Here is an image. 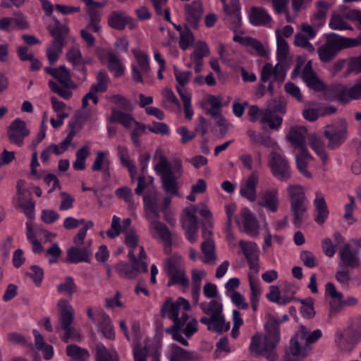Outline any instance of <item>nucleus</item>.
<instances>
[{"label": "nucleus", "mask_w": 361, "mask_h": 361, "mask_svg": "<svg viewBox=\"0 0 361 361\" xmlns=\"http://www.w3.org/2000/svg\"><path fill=\"white\" fill-rule=\"evenodd\" d=\"M200 308L202 312L209 317H202L200 322L208 326V330L221 334L228 331L230 324L226 323L224 316L223 314V305L216 300H212L209 302H202Z\"/></svg>", "instance_id": "nucleus-3"}, {"label": "nucleus", "mask_w": 361, "mask_h": 361, "mask_svg": "<svg viewBox=\"0 0 361 361\" xmlns=\"http://www.w3.org/2000/svg\"><path fill=\"white\" fill-rule=\"evenodd\" d=\"M240 220L237 221L240 227H243V231L252 236L258 235V223L255 215L250 209L246 207L240 210Z\"/></svg>", "instance_id": "nucleus-19"}, {"label": "nucleus", "mask_w": 361, "mask_h": 361, "mask_svg": "<svg viewBox=\"0 0 361 361\" xmlns=\"http://www.w3.org/2000/svg\"><path fill=\"white\" fill-rule=\"evenodd\" d=\"M59 309V322L63 329L71 326L74 321V310L66 299H61L57 304Z\"/></svg>", "instance_id": "nucleus-24"}, {"label": "nucleus", "mask_w": 361, "mask_h": 361, "mask_svg": "<svg viewBox=\"0 0 361 361\" xmlns=\"http://www.w3.org/2000/svg\"><path fill=\"white\" fill-rule=\"evenodd\" d=\"M18 195V202L26 216L32 219L34 217L35 203L32 200V195L30 191Z\"/></svg>", "instance_id": "nucleus-40"}, {"label": "nucleus", "mask_w": 361, "mask_h": 361, "mask_svg": "<svg viewBox=\"0 0 361 361\" xmlns=\"http://www.w3.org/2000/svg\"><path fill=\"white\" fill-rule=\"evenodd\" d=\"M308 200L290 203L293 216L292 222L296 227H300L307 216Z\"/></svg>", "instance_id": "nucleus-30"}, {"label": "nucleus", "mask_w": 361, "mask_h": 361, "mask_svg": "<svg viewBox=\"0 0 361 361\" xmlns=\"http://www.w3.org/2000/svg\"><path fill=\"white\" fill-rule=\"evenodd\" d=\"M133 52L137 65L133 64L131 66L132 79L136 82H143L142 75H148L151 71L148 56L141 51H134Z\"/></svg>", "instance_id": "nucleus-14"}, {"label": "nucleus", "mask_w": 361, "mask_h": 361, "mask_svg": "<svg viewBox=\"0 0 361 361\" xmlns=\"http://www.w3.org/2000/svg\"><path fill=\"white\" fill-rule=\"evenodd\" d=\"M271 324L267 321L264 325L266 332H257L251 338L249 351L255 357H265L267 360L271 357Z\"/></svg>", "instance_id": "nucleus-6"}, {"label": "nucleus", "mask_w": 361, "mask_h": 361, "mask_svg": "<svg viewBox=\"0 0 361 361\" xmlns=\"http://www.w3.org/2000/svg\"><path fill=\"white\" fill-rule=\"evenodd\" d=\"M54 25H49L47 29L50 35L54 37V39H59L64 42L65 38L68 33V27L63 25L56 18H54Z\"/></svg>", "instance_id": "nucleus-45"}, {"label": "nucleus", "mask_w": 361, "mask_h": 361, "mask_svg": "<svg viewBox=\"0 0 361 361\" xmlns=\"http://www.w3.org/2000/svg\"><path fill=\"white\" fill-rule=\"evenodd\" d=\"M259 176L255 172L252 173L246 180L241 182L240 185V194L250 202L256 200V187L258 183Z\"/></svg>", "instance_id": "nucleus-25"}, {"label": "nucleus", "mask_w": 361, "mask_h": 361, "mask_svg": "<svg viewBox=\"0 0 361 361\" xmlns=\"http://www.w3.org/2000/svg\"><path fill=\"white\" fill-rule=\"evenodd\" d=\"M324 135L328 140L327 147L335 149L341 145L348 138V123L338 119L325 126Z\"/></svg>", "instance_id": "nucleus-9"}, {"label": "nucleus", "mask_w": 361, "mask_h": 361, "mask_svg": "<svg viewBox=\"0 0 361 361\" xmlns=\"http://www.w3.org/2000/svg\"><path fill=\"white\" fill-rule=\"evenodd\" d=\"M262 130V133H257L252 129H248L246 134L251 144L269 148L271 147V126L267 129Z\"/></svg>", "instance_id": "nucleus-32"}, {"label": "nucleus", "mask_w": 361, "mask_h": 361, "mask_svg": "<svg viewBox=\"0 0 361 361\" xmlns=\"http://www.w3.org/2000/svg\"><path fill=\"white\" fill-rule=\"evenodd\" d=\"M301 76L309 88L315 91L324 90L325 85L313 71L311 61H308L305 64L302 71Z\"/></svg>", "instance_id": "nucleus-23"}, {"label": "nucleus", "mask_w": 361, "mask_h": 361, "mask_svg": "<svg viewBox=\"0 0 361 361\" xmlns=\"http://www.w3.org/2000/svg\"><path fill=\"white\" fill-rule=\"evenodd\" d=\"M272 175L279 181L288 182L292 171L288 160L283 156L278 145L272 142Z\"/></svg>", "instance_id": "nucleus-10"}, {"label": "nucleus", "mask_w": 361, "mask_h": 361, "mask_svg": "<svg viewBox=\"0 0 361 361\" xmlns=\"http://www.w3.org/2000/svg\"><path fill=\"white\" fill-rule=\"evenodd\" d=\"M343 264H338V270L336 274V281L343 286L348 287L349 286V283L351 280V277L350 275L349 269L350 267H346L343 266Z\"/></svg>", "instance_id": "nucleus-58"}, {"label": "nucleus", "mask_w": 361, "mask_h": 361, "mask_svg": "<svg viewBox=\"0 0 361 361\" xmlns=\"http://www.w3.org/2000/svg\"><path fill=\"white\" fill-rule=\"evenodd\" d=\"M307 135V129L305 127L293 126L290 129L286 138L295 148L300 150L307 148L305 145Z\"/></svg>", "instance_id": "nucleus-29"}, {"label": "nucleus", "mask_w": 361, "mask_h": 361, "mask_svg": "<svg viewBox=\"0 0 361 361\" xmlns=\"http://www.w3.org/2000/svg\"><path fill=\"white\" fill-rule=\"evenodd\" d=\"M288 320V317L286 314L283 316L282 320L280 321L272 317V348L281 341V331L279 325Z\"/></svg>", "instance_id": "nucleus-61"}, {"label": "nucleus", "mask_w": 361, "mask_h": 361, "mask_svg": "<svg viewBox=\"0 0 361 361\" xmlns=\"http://www.w3.org/2000/svg\"><path fill=\"white\" fill-rule=\"evenodd\" d=\"M149 229L154 231L160 238L168 244V247L165 248L166 253L169 252L171 245V233L168 227L163 223L154 219L150 221Z\"/></svg>", "instance_id": "nucleus-34"}, {"label": "nucleus", "mask_w": 361, "mask_h": 361, "mask_svg": "<svg viewBox=\"0 0 361 361\" xmlns=\"http://www.w3.org/2000/svg\"><path fill=\"white\" fill-rule=\"evenodd\" d=\"M102 319L101 331L102 334L108 339H114L115 337V333L109 317L103 312L102 314Z\"/></svg>", "instance_id": "nucleus-57"}, {"label": "nucleus", "mask_w": 361, "mask_h": 361, "mask_svg": "<svg viewBox=\"0 0 361 361\" xmlns=\"http://www.w3.org/2000/svg\"><path fill=\"white\" fill-rule=\"evenodd\" d=\"M239 245L250 266L252 273L257 274L259 271L257 247L254 243L240 240Z\"/></svg>", "instance_id": "nucleus-21"}, {"label": "nucleus", "mask_w": 361, "mask_h": 361, "mask_svg": "<svg viewBox=\"0 0 361 361\" xmlns=\"http://www.w3.org/2000/svg\"><path fill=\"white\" fill-rule=\"evenodd\" d=\"M190 27V26L184 25L183 30L180 33L179 46L183 50H186L192 46L195 41L194 35Z\"/></svg>", "instance_id": "nucleus-55"}, {"label": "nucleus", "mask_w": 361, "mask_h": 361, "mask_svg": "<svg viewBox=\"0 0 361 361\" xmlns=\"http://www.w3.org/2000/svg\"><path fill=\"white\" fill-rule=\"evenodd\" d=\"M276 32V60L275 67H272V75L274 78L282 82L286 75L290 61L289 45L285 39H281Z\"/></svg>", "instance_id": "nucleus-7"}, {"label": "nucleus", "mask_w": 361, "mask_h": 361, "mask_svg": "<svg viewBox=\"0 0 361 361\" xmlns=\"http://www.w3.org/2000/svg\"><path fill=\"white\" fill-rule=\"evenodd\" d=\"M109 82V77L107 73L104 71L98 72L97 75V83L92 85L93 90L99 92H104L107 90V83Z\"/></svg>", "instance_id": "nucleus-62"}, {"label": "nucleus", "mask_w": 361, "mask_h": 361, "mask_svg": "<svg viewBox=\"0 0 361 361\" xmlns=\"http://www.w3.org/2000/svg\"><path fill=\"white\" fill-rule=\"evenodd\" d=\"M312 159V157L307 148L300 149L295 155L296 166L300 173L307 178H312V173L307 170L308 163Z\"/></svg>", "instance_id": "nucleus-36"}, {"label": "nucleus", "mask_w": 361, "mask_h": 361, "mask_svg": "<svg viewBox=\"0 0 361 361\" xmlns=\"http://www.w3.org/2000/svg\"><path fill=\"white\" fill-rule=\"evenodd\" d=\"M360 44V39L343 37L333 33L327 37L325 43L318 48L319 59L323 63H329L333 60L339 50Z\"/></svg>", "instance_id": "nucleus-4"}, {"label": "nucleus", "mask_w": 361, "mask_h": 361, "mask_svg": "<svg viewBox=\"0 0 361 361\" xmlns=\"http://www.w3.org/2000/svg\"><path fill=\"white\" fill-rule=\"evenodd\" d=\"M233 39L234 42H238L252 49L253 51H250L252 54H256L261 57H267L268 56V51L264 48L262 42L255 38L235 35Z\"/></svg>", "instance_id": "nucleus-28"}, {"label": "nucleus", "mask_w": 361, "mask_h": 361, "mask_svg": "<svg viewBox=\"0 0 361 361\" xmlns=\"http://www.w3.org/2000/svg\"><path fill=\"white\" fill-rule=\"evenodd\" d=\"M30 135V130L26 126V123L16 118L12 121L7 130V136L11 143L22 147L24 139Z\"/></svg>", "instance_id": "nucleus-12"}, {"label": "nucleus", "mask_w": 361, "mask_h": 361, "mask_svg": "<svg viewBox=\"0 0 361 361\" xmlns=\"http://www.w3.org/2000/svg\"><path fill=\"white\" fill-rule=\"evenodd\" d=\"M108 56V68L114 74L115 77H120L124 73V68L123 67L119 58L112 51H109Z\"/></svg>", "instance_id": "nucleus-50"}, {"label": "nucleus", "mask_w": 361, "mask_h": 361, "mask_svg": "<svg viewBox=\"0 0 361 361\" xmlns=\"http://www.w3.org/2000/svg\"><path fill=\"white\" fill-rule=\"evenodd\" d=\"M292 300H298L302 304L301 313L304 317L311 318L314 315L313 299L311 298L300 300L293 297V292H285L283 289L272 286V302L279 305H285Z\"/></svg>", "instance_id": "nucleus-8"}, {"label": "nucleus", "mask_w": 361, "mask_h": 361, "mask_svg": "<svg viewBox=\"0 0 361 361\" xmlns=\"http://www.w3.org/2000/svg\"><path fill=\"white\" fill-rule=\"evenodd\" d=\"M290 203L307 200L305 188L300 184H289L286 187Z\"/></svg>", "instance_id": "nucleus-41"}, {"label": "nucleus", "mask_w": 361, "mask_h": 361, "mask_svg": "<svg viewBox=\"0 0 361 361\" xmlns=\"http://www.w3.org/2000/svg\"><path fill=\"white\" fill-rule=\"evenodd\" d=\"M335 342L337 347L345 352L352 350L356 344L351 336L348 337L341 331L336 332Z\"/></svg>", "instance_id": "nucleus-48"}, {"label": "nucleus", "mask_w": 361, "mask_h": 361, "mask_svg": "<svg viewBox=\"0 0 361 361\" xmlns=\"http://www.w3.org/2000/svg\"><path fill=\"white\" fill-rule=\"evenodd\" d=\"M110 121L120 123L127 129L131 128L135 121H136L130 114L121 111L116 109H112Z\"/></svg>", "instance_id": "nucleus-43"}, {"label": "nucleus", "mask_w": 361, "mask_h": 361, "mask_svg": "<svg viewBox=\"0 0 361 361\" xmlns=\"http://www.w3.org/2000/svg\"><path fill=\"white\" fill-rule=\"evenodd\" d=\"M341 262L338 264H343L346 267L353 269L359 265V259L357 256V252L350 248L349 244H345L339 253Z\"/></svg>", "instance_id": "nucleus-35"}, {"label": "nucleus", "mask_w": 361, "mask_h": 361, "mask_svg": "<svg viewBox=\"0 0 361 361\" xmlns=\"http://www.w3.org/2000/svg\"><path fill=\"white\" fill-rule=\"evenodd\" d=\"M115 269L118 276L122 278L134 279L137 277L131 263L120 262L116 265Z\"/></svg>", "instance_id": "nucleus-52"}, {"label": "nucleus", "mask_w": 361, "mask_h": 361, "mask_svg": "<svg viewBox=\"0 0 361 361\" xmlns=\"http://www.w3.org/2000/svg\"><path fill=\"white\" fill-rule=\"evenodd\" d=\"M307 142L310 147L321 158L323 161L327 160L328 156L325 151L324 141L316 134H310L307 135Z\"/></svg>", "instance_id": "nucleus-39"}, {"label": "nucleus", "mask_w": 361, "mask_h": 361, "mask_svg": "<svg viewBox=\"0 0 361 361\" xmlns=\"http://www.w3.org/2000/svg\"><path fill=\"white\" fill-rule=\"evenodd\" d=\"M204 9L200 0H195L184 6L185 20L191 28L197 30L199 23L202 19Z\"/></svg>", "instance_id": "nucleus-13"}, {"label": "nucleus", "mask_w": 361, "mask_h": 361, "mask_svg": "<svg viewBox=\"0 0 361 361\" xmlns=\"http://www.w3.org/2000/svg\"><path fill=\"white\" fill-rule=\"evenodd\" d=\"M201 250L204 255L202 261L205 264H214L216 259L215 245L212 240H204L201 244Z\"/></svg>", "instance_id": "nucleus-44"}, {"label": "nucleus", "mask_w": 361, "mask_h": 361, "mask_svg": "<svg viewBox=\"0 0 361 361\" xmlns=\"http://www.w3.org/2000/svg\"><path fill=\"white\" fill-rule=\"evenodd\" d=\"M87 13L90 16V22L87 29H91L94 32H99L101 26L99 25L101 20V13L94 8H87Z\"/></svg>", "instance_id": "nucleus-54"}, {"label": "nucleus", "mask_w": 361, "mask_h": 361, "mask_svg": "<svg viewBox=\"0 0 361 361\" xmlns=\"http://www.w3.org/2000/svg\"><path fill=\"white\" fill-rule=\"evenodd\" d=\"M66 353L75 361H86L90 356L87 350L76 345H68L66 347Z\"/></svg>", "instance_id": "nucleus-51"}, {"label": "nucleus", "mask_w": 361, "mask_h": 361, "mask_svg": "<svg viewBox=\"0 0 361 361\" xmlns=\"http://www.w3.org/2000/svg\"><path fill=\"white\" fill-rule=\"evenodd\" d=\"M124 233L125 244L131 249H135L138 245L139 237L135 229L129 228V230H125Z\"/></svg>", "instance_id": "nucleus-64"}, {"label": "nucleus", "mask_w": 361, "mask_h": 361, "mask_svg": "<svg viewBox=\"0 0 361 361\" xmlns=\"http://www.w3.org/2000/svg\"><path fill=\"white\" fill-rule=\"evenodd\" d=\"M250 122H255L259 117L261 129H267L271 126V109L268 106L260 109L257 105H252L247 113Z\"/></svg>", "instance_id": "nucleus-27"}, {"label": "nucleus", "mask_w": 361, "mask_h": 361, "mask_svg": "<svg viewBox=\"0 0 361 361\" xmlns=\"http://www.w3.org/2000/svg\"><path fill=\"white\" fill-rule=\"evenodd\" d=\"M27 231L26 236L28 240L32 245V251L35 253H39L43 251V247L40 242L37 239L35 233H33V228L30 222L26 223Z\"/></svg>", "instance_id": "nucleus-59"}, {"label": "nucleus", "mask_w": 361, "mask_h": 361, "mask_svg": "<svg viewBox=\"0 0 361 361\" xmlns=\"http://www.w3.org/2000/svg\"><path fill=\"white\" fill-rule=\"evenodd\" d=\"M64 43L59 39H53L50 46L47 48V59L50 64H54L62 53Z\"/></svg>", "instance_id": "nucleus-46"}, {"label": "nucleus", "mask_w": 361, "mask_h": 361, "mask_svg": "<svg viewBox=\"0 0 361 361\" xmlns=\"http://www.w3.org/2000/svg\"><path fill=\"white\" fill-rule=\"evenodd\" d=\"M325 294L330 298L329 314L333 315L343 308V295L337 290L333 283L329 282L325 285Z\"/></svg>", "instance_id": "nucleus-20"}, {"label": "nucleus", "mask_w": 361, "mask_h": 361, "mask_svg": "<svg viewBox=\"0 0 361 361\" xmlns=\"http://www.w3.org/2000/svg\"><path fill=\"white\" fill-rule=\"evenodd\" d=\"M44 71L56 79L63 87L75 88L76 85L71 79L70 71L65 66H60L59 68L46 67Z\"/></svg>", "instance_id": "nucleus-22"}, {"label": "nucleus", "mask_w": 361, "mask_h": 361, "mask_svg": "<svg viewBox=\"0 0 361 361\" xmlns=\"http://www.w3.org/2000/svg\"><path fill=\"white\" fill-rule=\"evenodd\" d=\"M317 11L311 18V23L317 29H320L326 22V16L331 5L324 1L317 3Z\"/></svg>", "instance_id": "nucleus-38"}, {"label": "nucleus", "mask_w": 361, "mask_h": 361, "mask_svg": "<svg viewBox=\"0 0 361 361\" xmlns=\"http://www.w3.org/2000/svg\"><path fill=\"white\" fill-rule=\"evenodd\" d=\"M57 290L60 293L67 294L71 298L72 295L77 291V286L71 276H66L64 282L57 286Z\"/></svg>", "instance_id": "nucleus-53"}, {"label": "nucleus", "mask_w": 361, "mask_h": 361, "mask_svg": "<svg viewBox=\"0 0 361 361\" xmlns=\"http://www.w3.org/2000/svg\"><path fill=\"white\" fill-rule=\"evenodd\" d=\"M335 99L340 103L346 104L353 100L361 99V78L356 80L351 87L343 84H337L331 87Z\"/></svg>", "instance_id": "nucleus-11"}, {"label": "nucleus", "mask_w": 361, "mask_h": 361, "mask_svg": "<svg viewBox=\"0 0 361 361\" xmlns=\"http://www.w3.org/2000/svg\"><path fill=\"white\" fill-rule=\"evenodd\" d=\"M197 357L176 345L172 346L171 361H194Z\"/></svg>", "instance_id": "nucleus-47"}, {"label": "nucleus", "mask_w": 361, "mask_h": 361, "mask_svg": "<svg viewBox=\"0 0 361 361\" xmlns=\"http://www.w3.org/2000/svg\"><path fill=\"white\" fill-rule=\"evenodd\" d=\"M197 210V207L192 206V211L189 209L184 210L185 217L182 220V226L185 230L188 240L193 243L197 240V231L198 228L197 218L195 213Z\"/></svg>", "instance_id": "nucleus-18"}, {"label": "nucleus", "mask_w": 361, "mask_h": 361, "mask_svg": "<svg viewBox=\"0 0 361 361\" xmlns=\"http://www.w3.org/2000/svg\"><path fill=\"white\" fill-rule=\"evenodd\" d=\"M290 0H272V6L277 14H285L287 21H290L288 8Z\"/></svg>", "instance_id": "nucleus-63"}, {"label": "nucleus", "mask_w": 361, "mask_h": 361, "mask_svg": "<svg viewBox=\"0 0 361 361\" xmlns=\"http://www.w3.org/2000/svg\"><path fill=\"white\" fill-rule=\"evenodd\" d=\"M224 20L230 28L236 32L241 27L240 6L238 0H231L229 4L224 6Z\"/></svg>", "instance_id": "nucleus-15"}, {"label": "nucleus", "mask_w": 361, "mask_h": 361, "mask_svg": "<svg viewBox=\"0 0 361 361\" xmlns=\"http://www.w3.org/2000/svg\"><path fill=\"white\" fill-rule=\"evenodd\" d=\"M310 39H311L305 36L304 34L298 32L295 35L293 44L295 47H301L309 53L312 54L315 51V48L310 42Z\"/></svg>", "instance_id": "nucleus-56"}, {"label": "nucleus", "mask_w": 361, "mask_h": 361, "mask_svg": "<svg viewBox=\"0 0 361 361\" xmlns=\"http://www.w3.org/2000/svg\"><path fill=\"white\" fill-rule=\"evenodd\" d=\"M108 151H99L91 166L92 171H101L105 178H110V160Z\"/></svg>", "instance_id": "nucleus-33"}, {"label": "nucleus", "mask_w": 361, "mask_h": 361, "mask_svg": "<svg viewBox=\"0 0 361 361\" xmlns=\"http://www.w3.org/2000/svg\"><path fill=\"white\" fill-rule=\"evenodd\" d=\"M91 255L92 250L87 247H71L67 250L66 262L72 264L89 262Z\"/></svg>", "instance_id": "nucleus-31"}, {"label": "nucleus", "mask_w": 361, "mask_h": 361, "mask_svg": "<svg viewBox=\"0 0 361 361\" xmlns=\"http://www.w3.org/2000/svg\"><path fill=\"white\" fill-rule=\"evenodd\" d=\"M146 217L149 221L159 218V209L157 206V193L155 192L150 195H146L143 198Z\"/></svg>", "instance_id": "nucleus-37"}, {"label": "nucleus", "mask_w": 361, "mask_h": 361, "mask_svg": "<svg viewBox=\"0 0 361 361\" xmlns=\"http://www.w3.org/2000/svg\"><path fill=\"white\" fill-rule=\"evenodd\" d=\"M164 270L169 278L167 286L180 285L184 288L189 286L184 261L181 255L174 254L166 258L164 262Z\"/></svg>", "instance_id": "nucleus-5"}, {"label": "nucleus", "mask_w": 361, "mask_h": 361, "mask_svg": "<svg viewBox=\"0 0 361 361\" xmlns=\"http://www.w3.org/2000/svg\"><path fill=\"white\" fill-rule=\"evenodd\" d=\"M154 159L157 161L154 169L160 176L163 190L168 194L179 197L178 179L183 173L181 160L176 159L171 164L161 149L155 151Z\"/></svg>", "instance_id": "nucleus-1"}, {"label": "nucleus", "mask_w": 361, "mask_h": 361, "mask_svg": "<svg viewBox=\"0 0 361 361\" xmlns=\"http://www.w3.org/2000/svg\"><path fill=\"white\" fill-rule=\"evenodd\" d=\"M250 23L254 25H262L269 23V15L260 7H252L249 14Z\"/></svg>", "instance_id": "nucleus-42"}, {"label": "nucleus", "mask_w": 361, "mask_h": 361, "mask_svg": "<svg viewBox=\"0 0 361 361\" xmlns=\"http://www.w3.org/2000/svg\"><path fill=\"white\" fill-rule=\"evenodd\" d=\"M108 25L118 30H124L126 25L133 30L137 27V22L124 11H112L108 17Z\"/></svg>", "instance_id": "nucleus-17"}, {"label": "nucleus", "mask_w": 361, "mask_h": 361, "mask_svg": "<svg viewBox=\"0 0 361 361\" xmlns=\"http://www.w3.org/2000/svg\"><path fill=\"white\" fill-rule=\"evenodd\" d=\"M135 128L130 133V138L135 147L140 146V137L145 133L147 126L142 123L135 121Z\"/></svg>", "instance_id": "nucleus-60"}, {"label": "nucleus", "mask_w": 361, "mask_h": 361, "mask_svg": "<svg viewBox=\"0 0 361 361\" xmlns=\"http://www.w3.org/2000/svg\"><path fill=\"white\" fill-rule=\"evenodd\" d=\"M322 336L320 329L311 331L304 325H300L291 336L289 342V350L292 355L304 358L312 349V345L317 343Z\"/></svg>", "instance_id": "nucleus-2"}, {"label": "nucleus", "mask_w": 361, "mask_h": 361, "mask_svg": "<svg viewBox=\"0 0 361 361\" xmlns=\"http://www.w3.org/2000/svg\"><path fill=\"white\" fill-rule=\"evenodd\" d=\"M329 26L331 29L336 30H353V27L345 20V17L336 12L332 13Z\"/></svg>", "instance_id": "nucleus-49"}, {"label": "nucleus", "mask_w": 361, "mask_h": 361, "mask_svg": "<svg viewBox=\"0 0 361 361\" xmlns=\"http://www.w3.org/2000/svg\"><path fill=\"white\" fill-rule=\"evenodd\" d=\"M180 307H183L184 311H187L190 310V305L188 300L181 297L178 298L176 302H172L170 299L166 300L161 309V316L168 317L174 322L179 314Z\"/></svg>", "instance_id": "nucleus-16"}, {"label": "nucleus", "mask_w": 361, "mask_h": 361, "mask_svg": "<svg viewBox=\"0 0 361 361\" xmlns=\"http://www.w3.org/2000/svg\"><path fill=\"white\" fill-rule=\"evenodd\" d=\"M313 205L315 209V221L318 224H323L329 216V210L325 201V196L320 190L315 192V197L313 200Z\"/></svg>", "instance_id": "nucleus-26"}]
</instances>
